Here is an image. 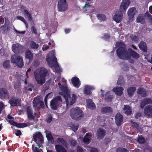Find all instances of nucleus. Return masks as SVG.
Wrapping results in <instances>:
<instances>
[{
    "instance_id": "obj_26",
    "label": "nucleus",
    "mask_w": 152,
    "mask_h": 152,
    "mask_svg": "<svg viewBox=\"0 0 152 152\" xmlns=\"http://www.w3.org/2000/svg\"><path fill=\"white\" fill-rule=\"evenodd\" d=\"M25 57L26 60H28L30 62L33 58V55L32 53L29 50H27L25 52Z\"/></svg>"
},
{
    "instance_id": "obj_32",
    "label": "nucleus",
    "mask_w": 152,
    "mask_h": 152,
    "mask_svg": "<svg viewBox=\"0 0 152 152\" xmlns=\"http://www.w3.org/2000/svg\"><path fill=\"white\" fill-rule=\"evenodd\" d=\"M86 103L87 106L89 108L92 110L95 108V105L91 99H87Z\"/></svg>"
},
{
    "instance_id": "obj_46",
    "label": "nucleus",
    "mask_w": 152,
    "mask_h": 152,
    "mask_svg": "<svg viewBox=\"0 0 152 152\" xmlns=\"http://www.w3.org/2000/svg\"><path fill=\"white\" fill-rule=\"evenodd\" d=\"M116 152H129V151L125 148L118 147L116 149Z\"/></svg>"
},
{
    "instance_id": "obj_63",
    "label": "nucleus",
    "mask_w": 152,
    "mask_h": 152,
    "mask_svg": "<svg viewBox=\"0 0 152 152\" xmlns=\"http://www.w3.org/2000/svg\"><path fill=\"white\" fill-rule=\"evenodd\" d=\"M4 105L3 104L0 102V114L1 113V111L3 108Z\"/></svg>"
},
{
    "instance_id": "obj_10",
    "label": "nucleus",
    "mask_w": 152,
    "mask_h": 152,
    "mask_svg": "<svg viewBox=\"0 0 152 152\" xmlns=\"http://www.w3.org/2000/svg\"><path fill=\"white\" fill-rule=\"evenodd\" d=\"M147 11L144 14H140L137 18L136 21L137 23H140L141 24H144L145 23L146 20H147L148 14Z\"/></svg>"
},
{
    "instance_id": "obj_16",
    "label": "nucleus",
    "mask_w": 152,
    "mask_h": 152,
    "mask_svg": "<svg viewBox=\"0 0 152 152\" xmlns=\"http://www.w3.org/2000/svg\"><path fill=\"white\" fill-rule=\"evenodd\" d=\"M144 114L148 117H152V106L149 105L146 106L144 109Z\"/></svg>"
},
{
    "instance_id": "obj_59",
    "label": "nucleus",
    "mask_w": 152,
    "mask_h": 152,
    "mask_svg": "<svg viewBox=\"0 0 152 152\" xmlns=\"http://www.w3.org/2000/svg\"><path fill=\"white\" fill-rule=\"evenodd\" d=\"M131 123L134 125V127L137 128L139 127V124L136 122H134L132 121H131Z\"/></svg>"
},
{
    "instance_id": "obj_13",
    "label": "nucleus",
    "mask_w": 152,
    "mask_h": 152,
    "mask_svg": "<svg viewBox=\"0 0 152 152\" xmlns=\"http://www.w3.org/2000/svg\"><path fill=\"white\" fill-rule=\"evenodd\" d=\"M128 56L129 58H127L126 60L130 59L131 57L136 59H137L140 57V55L138 54L130 48L128 49Z\"/></svg>"
},
{
    "instance_id": "obj_42",
    "label": "nucleus",
    "mask_w": 152,
    "mask_h": 152,
    "mask_svg": "<svg viewBox=\"0 0 152 152\" xmlns=\"http://www.w3.org/2000/svg\"><path fill=\"white\" fill-rule=\"evenodd\" d=\"M69 125L72 130L75 132L77 130L79 126L78 125H76L72 123L70 124Z\"/></svg>"
},
{
    "instance_id": "obj_33",
    "label": "nucleus",
    "mask_w": 152,
    "mask_h": 152,
    "mask_svg": "<svg viewBox=\"0 0 152 152\" xmlns=\"http://www.w3.org/2000/svg\"><path fill=\"white\" fill-rule=\"evenodd\" d=\"M136 90V88L134 87H131L129 88L127 90L128 94L129 97H132L134 94V92Z\"/></svg>"
},
{
    "instance_id": "obj_34",
    "label": "nucleus",
    "mask_w": 152,
    "mask_h": 152,
    "mask_svg": "<svg viewBox=\"0 0 152 152\" xmlns=\"http://www.w3.org/2000/svg\"><path fill=\"white\" fill-rule=\"evenodd\" d=\"M124 110L125 112V113L127 115H131L132 113L131 109L129 105H124Z\"/></svg>"
},
{
    "instance_id": "obj_30",
    "label": "nucleus",
    "mask_w": 152,
    "mask_h": 152,
    "mask_svg": "<svg viewBox=\"0 0 152 152\" xmlns=\"http://www.w3.org/2000/svg\"><path fill=\"white\" fill-rule=\"evenodd\" d=\"M112 108L109 106H106L102 108L101 112L104 113H112L113 112Z\"/></svg>"
},
{
    "instance_id": "obj_37",
    "label": "nucleus",
    "mask_w": 152,
    "mask_h": 152,
    "mask_svg": "<svg viewBox=\"0 0 152 152\" xmlns=\"http://www.w3.org/2000/svg\"><path fill=\"white\" fill-rule=\"evenodd\" d=\"M137 93L139 94L142 95V96L145 97L146 96V91L143 88H139L137 91Z\"/></svg>"
},
{
    "instance_id": "obj_39",
    "label": "nucleus",
    "mask_w": 152,
    "mask_h": 152,
    "mask_svg": "<svg viewBox=\"0 0 152 152\" xmlns=\"http://www.w3.org/2000/svg\"><path fill=\"white\" fill-rule=\"evenodd\" d=\"M25 16H26L29 21H31L32 20V18L30 13L28 12V10H23V12Z\"/></svg>"
},
{
    "instance_id": "obj_47",
    "label": "nucleus",
    "mask_w": 152,
    "mask_h": 152,
    "mask_svg": "<svg viewBox=\"0 0 152 152\" xmlns=\"http://www.w3.org/2000/svg\"><path fill=\"white\" fill-rule=\"evenodd\" d=\"M53 120V117L51 115H48L45 120V121L47 123H50Z\"/></svg>"
},
{
    "instance_id": "obj_25",
    "label": "nucleus",
    "mask_w": 152,
    "mask_h": 152,
    "mask_svg": "<svg viewBox=\"0 0 152 152\" xmlns=\"http://www.w3.org/2000/svg\"><path fill=\"white\" fill-rule=\"evenodd\" d=\"M26 110L28 119L30 120H34L35 119V116L31 107H28L26 108Z\"/></svg>"
},
{
    "instance_id": "obj_4",
    "label": "nucleus",
    "mask_w": 152,
    "mask_h": 152,
    "mask_svg": "<svg viewBox=\"0 0 152 152\" xmlns=\"http://www.w3.org/2000/svg\"><path fill=\"white\" fill-rule=\"evenodd\" d=\"M62 100L61 96H57L52 99L50 103V105L51 109L53 110H56L58 107L61 106Z\"/></svg>"
},
{
    "instance_id": "obj_58",
    "label": "nucleus",
    "mask_w": 152,
    "mask_h": 152,
    "mask_svg": "<svg viewBox=\"0 0 152 152\" xmlns=\"http://www.w3.org/2000/svg\"><path fill=\"white\" fill-rule=\"evenodd\" d=\"M130 37L133 41H135L137 40V37L135 35H131L130 36Z\"/></svg>"
},
{
    "instance_id": "obj_6",
    "label": "nucleus",
    "mask_w": 152,
    "mask_h": 152,
    "mask_svg": "<svg viewBox=\"0 0 152 152\" xmlns=\"http://www.w3.org/2000/svg\"><path fill=\"white\" fill-rule=\"evenodd\" d=\"M126 10H118L116 11L113 15V19L117 23L121 22L123 18V12H125Z\"/></svg>"
},
{
    "instance_id": "obj_3",
    "label": "nucleus",
    "mask_w": 152,
    "mask_h": 152,
    "mask_svg": "<svg viewBox=\"0 0 152 152\" xmlns=\"http://www.w3.org/2000/svg\"><path fill=\"white\" fill-rule=\"evenodd\" d=\"M128 51L124 47H120L116 50V53L118 57L121 59L126 60L129 58Z\"/></svg>"
},
{
    "instance_id": "obj_56",
    "label": "nucleus",
    "mask_w": 152,
    "mask_h": 152,
    "mask_svg": "<svg viewBox=\"0 0 152 152\" xmlns=\"http://www.w3.org/2000/svg\"><path fill=\"white\" fill-rule=\"evenodd\" d=\"M110 37V35L108 34L105 33L104 34V38L105 39H109Z\"/></svg>"
},
{
    "instance_id": "obj_23",
    "label": "nucleus",
    "mask_w": 152,
    "mask_h": 152,
    "mask_svg": "<svg viewBox=\"0 0 152 152\" xmlns=\"http://www.w3.org/2000/svg\"><path fill=\"white\" fill-rule=\"evenodd\" d=\"M57 142L60 145H62L65 148H67L68 145L67 141L62 137H58L56 139Z\"/></svg>"
},
{
    "instance_id": "obj_36",
    "label": "nucleus",
    "mask_w": 152,
    "mask_h": 152,
    "mask_svg": "<svg viewBox=\"0 0 152 152\" xmlns=\"http://www.w3.org/2000/svg\"><path fill=\"white\" fill-rule=\"evenodd\" d=\"M91 87L88 85H86L84 90V93L88 95H90L91 93Z\"/></svg>"
},
{
    "instance_id": "obj_57",
    "label": "nucleus",
    "mask_w": 152,
    "mask_h": 152,
    "mask_svg": "<svg viewBox=\"0 0 152 152\" xmlns=\"http://www.w3.org/2000/svg\"><path fill=\"white\" fill-rule=\"evenodd\" d=\"M15 134L17 136H19L20 137V135L21 134V132L20 130H17Z\"/></svg>"
},
{
    "instance_id": "obj_2",
    "label": "nucleus",
    "mask_w": 152,
    "mask_h": 152,
    "mask_svg": "<svg viewBox=\"0 0 152 152\" xmlns=\"http://www.w3.org/2000/svg\"><path fill=\"white\" fill-rule=\"evenodd\" d=\"M83 115V111L78 107L71 109L70 110V116L73 119L79 120Z\"/></svg>"
},
{
    "instance_id": "obj_64",
    "label": "nucleus",
    "mask_w": 152,
    "mask_h": 152,
    "mask_svg": "<svg viewBox=\"0 0 152 152\" xmlns=\"http://www.w3.org/2000/svg\"><path fill=\"white\" fill-rule=\"evenodd\" d=\"M34 65L38 66L39 64V62L38 61L36 60L34 61Z\"/></svg>"
},
{
    "instance_id": "obj_21",
    "label": "nucleus",
    "mask_w": 152,
    "mask_h": 152,
    "mask_svg": "<svg viewBox=\"0 0 152 152\" xmlns=\"http://www.w3.org/2000/svg\"><path fill=\"white\" fill-rule=\"evenodd\" d=\"M152 104V100L150 98H146L142 100L140 104L141 108H143L145 106L148 104Z\"/></svg>"
},
{
    "instance_id": "obj_24",
    "label": "nucleus",
    "mask_w": 152,
    "mask_h": 152,
    "mask_svg": "<svg viewBox=\"0 0 152 152\" xmlns=\"http://www.w3.org/2000/svg\"><path fill=\"white\" fill-rule=\"evenodd\" d=\"M130 4L129 0H123L120 6V10H126Z\"/></svg>"
},
{
    "instance_id": "obj_17",
    "label": "nucleus",
    "mask_w": 152,
    "mask_h": 152,
    "mask_svg": "<svg viewBox=\"0 0 152 152\" xmlns=\"http://www.w3.org/2000/svg\"><path fill=\"white\" fill-rule=\"evenodd\" d=\"M115 122L116 124L118 126H120L123 121V115L120 113H117L115 117Z\"/></svg>"
},
{
    "instance_id": "obj_62",
    "label": "nucleus",
    "mask_w": 152,
    "mask_h": 152,
    "mask_svg": "<svg viewBox=\"0 0 152 152\" xmlns=\"http://www.w3.org/2000/svg\"><path fill=\"white\" fill-rule=\"evenodd\" d=\"M90 152H99V151L97 149L93 148H91Z\"/></svg>"
},
{
    "instance_id": "obj_51",
    "label": "nucleus",
    "mask_w": 152,
    "mask_h": 152,
    "mask_svg": "<svg viewBox=\"0 0 152 152\" xmlns=\"http://www.w3.org/2000/svg\"><path fill=\"white\" fill-rule=\"evenodd\" d=\"M70 144L71 146H75L77 144V141L74 140H70Z\"/></svg>"
},
{
    "instance_id": "obj_40",
    "label": "nucleus",
    "mask_w": 152,
    "mask_h": 152,
    "mask_svg": "<svg viewBox=\"0 0 152 152\" xmlns=\"http://www.w3.org/2000/svg\"><path fill=\"white\" fill-rule=\"evenodd\" d=\"M96 17L98 19L102 21H104L106 20V18L105 16L102 14H97Z\"/></svg>"
},
{
    "instance_id": "obj_7",
    "label": "nucleus",
    "mask_w": 152,
    "mask_h": 152,
    "mask_svg": "<svg viewBox=\"0 0 152 152\" xmlns=\"http://www.w3.org/2000/svg\"><path fill=\"white\" fill-rule=\"evenodd\" d=\"M33 106L35 108L39 110L44 107V102L42 101L39 97L35 98L33 101Z\"/></svg>"
},
{
    "instance_id": "obj_52",
    "label": "nucleus",
    "mask_w": 152,
    "mask_h": 152,
    "mask_svg": "<svg viewBox=\"0 0 152 152\" xmlns=\"http://www.w3.org/2000/svg\"><path fill=\"white\" fill-rule=\"evenodd\" d=\"M46 137L48 140L49 141L52 140L53 139V137L50 133L47 134L46 135Z\"/></svg>"
},
{
    "instance_id": "obj_41",
    "label": "nucleus",
    "mask_w": 152,
    "mask_h": 152,
    "mask_svg": "<svg viewBox=\"0 0 152 152\" xmlns=\"http://www.w3.org/2000/svg\"><path fill=\"white\" fill-rule=\"evenodd\" d=\"M10 61L7 60L5 61L3 63V65L4 67L6 69H8L10 67Z\"/></svg>"
},
{
    "instance_id": "obj_55",
    "label": "nucleus",
    "mask_w": 152,
    "mask_h": 152,
    "mask_svg": "<svg viewBox=\"0 0 152 152\" xmlns=\"http://www.w3.org/2000/svg\"><path fill=\"white\" fill-rule=\"evenodd\" d=\"M17 18L18 19H19L22 22H23L24 23H25L26 21L24 18L22 16H18L17 17Z\"/></svg>"
},
{
    "instance_id": "obj_18",
    "label": "nucleus",
    "mask_w": 152,
    "mask_h": 152,
    "mask_svg": "<svg viewBox=\"0 0 152 152\" xmlns=\"http://www.w3.org/2000/svg\"><path fill=\"white\" fill-rule=\"evenodd\" d=\"M106 133V131L101 128H99L96 131L97 138L100 139H103L105 136Z\"/></svg>"
},
{
    "instance_id": "obj_50",
    "label": "nucleus",
    "mask_w": 152,
    "mask_h": 152,
    "mask_svg": "<svg viewBox=\"0 0 152 152\" xmlns=\"http://www.w3.org/2000/svg\"><path fill=\"white\" fill-rule=\"evenodd\" d=\"M90 137L85 136L83 138V141L84 142L89 144L90 141Z\"/></svg>"
},
{
    "instance_id": "obj_43",
    "label": "nucleus",
    "mask_w": 152,
    "mask_h": 152,
    "mask_svg": "<svg viewBox=\"0 0 152 152\" xmlns=\"http://www.w3.org/2000/svg\"><path fill=\"white\" fill-rule=\"evenodd\" d=\"M125 83L124 79L123 77H120L117 82V84L118 85H122Z\"/></svg>"
},
{
    "instance_id": "obj_12",
    "label": "nucleus",
    "mask_w": 152,
    "mask_h": 152,
    "mask_svg": "<svg viewBox=\"0 0 152 152\" xmlns=\"http://www.w3.org/2000/svg\"><path fill=\"white\" fill-rule=\"evenodd\" d=\"M9 97V94L7 89L5 88H0V98L1 99H6Z\"/></svg>"
},
{
    "instance_id": "obj_31",
    "label": "nucleus",
    "mask_w": 152,
    "mask_h": 152,
    "mask_svg": "<svg viewBox=\"0 0 152 152\" xmlns=\"http://www.w3.org/2000/svg\"><path fill=\"white\" fill-rule=\"evenodd\" d=\"M137 12V10H128L127 14L129 20H132L134 15Z\"/></svg>"
},
{
    "instance_id": "obj_60",
    "label": "nucleus",
    "mask_w": 152,
    "mask_h": 152,
    "mask_svg": "<svg viewBox=\"0 0 152 152\" xmlns=\"http://www.w3.org/2000/svg\"><path fill=\"white\" fill-rule=\"evenodd\" d=\"M77 152H84L82 148L78 146L77 147Z\"/></svg>"
},
{
    "instance_id": "obj_28",
    "label": "nucleus",
    "mask_w": 152,
    "mask_h": 152,
    "mask_svg": "<svg viewBox=\"0 0 152 152\" xmlns=\"http://www.w3.org/2000/svg\"><path fill=\"white\" fill-rule=\"evenodd\" d=\"M124 90L123 88L122 87H118L114 88L113 91L115 92V94L118 96H121L123 93V91Z\"/></svg>"
},
{
    "instance_id": "obj_29",
    "label": "nucleus",
    "mask_w": 152,
    "mask_h": 152,
    "mask_svg": "<svg viewBox=\"0 0 152 152\" xmlns=\"http://www.w3.org/2000/svg\"><path fill=\"white\" fill-rule=\"evenodd\" d=\"M139 48L142 51L146 52L147 51V47L145 42L143 41L141 42L138 45Z\"/></svg>"
},
{
    "instance_id": "obj_11",
    "label": "nucleus",
    "mask_w": 152,
    "mask_h": 152,
    "mask_svg": "<svg viewBox=\"0 0 152 152\" xmlns=\"http://www.w3.org/2000/svg\"><path fill=\"white\" fill-rule=\"evenodd\" d=\"M60 88L62 92H60L59 94L63 96L66 101L68 100V98L70 97V95L68 92L67 88L64 86H60Z\"/></svg>"
},
{
    "instance_id": "obj_49",
    "label": "nucleus",
    "mask_w": 152,
    "mask_h": 152,
    "mask_svg": "<svg viewBox=\"0 0 152 152\" xmlns=\"http://www.w3.org/2000/svg\"><path fill=\"white\" fill-rule=\"evenodd\" d=\"M147 21H149L151 24H152V15H151L148 12Z\"/></svg>"
},
{
    "instance_id": "obj_44",
    "label": "nucleus",
    "mask_w": 152,
    "mask_h": 152,
    "mask_svg": "<svg viewBox=\"0 0 152 152\" xmlns=\"http://www.w3.org/2000/svg\"><path fill=\"white\" fill-rule=\"evenodd\" d=\"M32 148L33 149V152H43L42 149H39L37 147H35L34 145H32Z\"/></svg>"
},
{
    "instance_id": "obj_22",
    "label": "nucleus",
    "mask_w": 152,
    "mask_h": 152,
    "mask_svg": "<svg viewBox=\"0 0 152 152\" xmlns=\"http://www.w3.org/2000/svg\"><path fill=\"white\" fill-rule=\"evenodd\" d=\"M71 82L73 86L77 88H78L80 85V80L77 77H73L71 79Z\"/></svg>"
},
{
    "instance_id": "obj_45",
    "label": "nucleus",
    "mask_w": 152,
    "mask_h": 152,
    "mask_svg": "<svg viewBox=\"0 0 152 152\" xmlns=\"http://www.w3.org/2000/svg\"><path fill=\"white\" fill-rule=\"evenodd\" d=\"M137 141L139 143L144 144L145 142V140L144 137L140 136L137 139Z\"/></svg>"
},
{
    "instance_id": "obj_35",
    "label": "nucleus",
    "mask_w": 152,
    "mask_h": 152,
    "mask_svg": "<svg viewBox=\"0 0 152 152\" xmlns=\"http://www.w3.org/2000/svg\"><path fill=\"white\" fill-rule=\"evenodd\" d=\"M110 92L109 91L107 92L105 95V100L107 102H111L112 101L113 98V95H109Z\"/></svg>"
},
{
    "instance_id": "obj_53",
    "label": "nucleus",
    "mask_w": 152,
    "mask_h": 152,
    "mask_svg": "<svg viewBox=\"0 0 152 152\" xmlns=\"http://www.w3.org/2000/svg\"><path fill=\"white\" fill-rule=\"evenodd\" d=\"M111 139L110 137H106L105 139V144L106 145L108 143H110Z\"/></svg>"
},
{
    "instance_id": "obj_48",
    "label": "nucleus",
    "mask_w": 152,
    "mask_h": 152,
    "mask_svg": "<svg viewBox=\"0 0 152 152\" xmlns=\"http://www.w3.org/2000/svg\"><path fill=\"white\" fill-rule=\"evenodd\" d=\"M76 96L75 94H72L71 100H70V103L72 105L75 102L76 100Z\"/></svg>"
},
{
    "instance_id": "obj_14",
    "label": "nucleus",
    "mask_w": 152,
    "mask_h": 152,
    "mask_svg": "<svg viewBox=\"0 0 152 152\" xmlns=\"http://www.w3.org/2000/svg\"><path fill=\"white\" fill-rule=\"evenodd\" d=\"M23 49V46L18 44H14L12 47L13 51L16 54L21 52Z\"/></svg>"
},
{
    "instance_id": "obj_15",
    "label": "nucleus",
    "mask_w": 152,
    "mask_h": 152,
    "mask_svg": "<svg viewBox=\"0 0 152 152\" xmlns=\"http://www.w3.org/2000/svg\"><path fill=\"white\" fill-rule=\"evenodd\" d=\"M8 121L12 125L15 126L18 128H23L27 126L26 123H17L13 120H9Z\"/></svg>"
},
{
    "instance_id": "obj_54",
    "label": "nucleus",
    "mask_w": 152,
    "mask_h": 152,
    "mask_svg": "<svg viewBox=\"0 0 152 152\" xmlns=\"http://www.w3.org/2000/svg\"><path fill=\"white\" fill-rule=\"evenodd\" d=\"M31 30L33 33L36 34H37V30L34 26H32L31 27Z\"/></svg>"
},
{
    "instance_id": "obj_8",
    "label": "nucleus",
    "mask_w": 152,
    "mask_h": 152,
    "mask_svg": "<svg viewBox=\"0 0 152 152\" xmlns=\"http://www.w3.org/2000/svg\"><path fill=\"white\" fill-rule=\"evenodd\" d=\"M46 61L48 64H53V62H54L56 72H59L60 69L58 68L59 65L57 63V58L54 55L47 58H46Z\"/></svg>"
},
{
    "instance_id": "obj_9",
    "label": "nucleus",
    "mask_w": 152,
    "mask_h": 152,
    "mask_svg": "<svg viewBox=\"0 0 152 152\" xmlns=\"http://www.w3.org/2000/svg\"><path fill=\"white\" fill-rule=\"evenodd\" d=\"M32 139L35 142L36 144L37 143L42 144L44 141L41 132H39L35 133Z\"/></svg>"
},
{
    "instance_id": "obj_38",
    "label": "nucleus",
    "mask_w": 152,
    "mask_h": 152,
    "mask_svg": "<svg viewBox=\"0 0 152 152\" xmlns=\"http://www.w3.org/2000/svg\"><path fill=\"white\" fill-rule=\"evenodd\" d=\"M30 45L31 48L33 49H37L39 47V45L33 41L30 42Z\"/></svg>"
},
{
    "instance_id": "obj_20",
    "label": "nucleus",
    "mask_w": 152,
    "mask_h": 152,
    "mask_svg": "<svg viewBox=\"0 0 152 152\" xmlns=\"http://www.w3.org/2000/svg\"><path fill=\"white\" fill-rule=\"evenodd\" d=\"M9 102L11 106H18L20 105V100L18 98L12 97L9 100Z\"/></svg>"
},
{
    "instance_id": "obj_5",
    "label": "nucleus",
    "mask_w": 152,
    "mask_h": 152,
    "mask_svg": "<svg viewBox=\"0 0 152 152\" xmlns=\"http://www.w3.org/2000/svg\"><path fill=\"white\" fill-rule=\"evenodd\" d=\"M11 61L12 63H16L18 67L22 68L23 66V60L19 56L15 55L12 56Z\"/></svg>"
},
{
    "instance_id": "obj_19",
    "label": "nucleus",
    "mask_w": 152,
    "mask_h": 152,
    "mask_svg": "<svg viewBox=\"0 0 152 152\" xmlns=\"http://www.w3.org/2000/svg\"><path fill=\"white\" fill-rule=\"evenodd\" d=\"M58 7L59 10H66L67 5L66 0H60L58 2Z\"/></svg>"
},
{
    "instance_id": "obj_61",
    "label": "nucleus",
    "mask_w": 152,
    "mask_h": 152,
    "mask_svg": "<svg viewBox=\"0 0 152 152\" xmlns=\"http://www.w3.org/2000/svg\"><path fill=\"white\" fill-rule=\"evenodd\" d=\"M141 116V113H136L135 118L136 119H138V118Z\"/></svg>"
},
{
    "instance_id": "obj_27",
    "label": "nucleus",
    "mask_w": 152,
    "mask_h": 152,
    "mask_svg": "<svg viewBox=\"0 0 152 152\" xmlns=\"http://www.w3.org/2000/svg\"><path fill=\"white\" fill-rule=\"evenodd\" d=\"M55 147L56 152H67L66 150L61 145H56Z\"/></svg>"
},
{
    "instance_id": "obj_1",
    "label": "nucleus",
    "mask_w": 152,
    "mask_h": 152,
    "mask_svg": "<svg viewBox=\"0 0 152 152\" xmlns=\"http://www.w3.org/2000/svg\"><path fill=\"white\" fill-rule=\"evenodd\" d=\"M47 73L48 70L44 67L37 69L34 72L35 79L38 84L42 85L45 83Z\"/></svg>"
}]
</instances>
